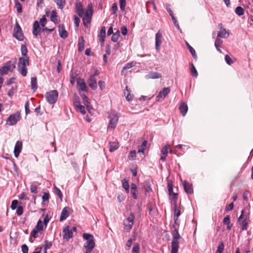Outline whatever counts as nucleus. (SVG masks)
I'll return each instance as SVG.
<instances>
[{
	"mask_svg": "<svg viewBox=\"0 0 253 253\" xmlns=\"http://www.w3.org/2000/svg\"><path fill=\"white\" fill-rule=\"evenodd\" d=\"M93 5L92 3H88L86 9H84L80 2H77L75 4V10L76 13L80 17H82L83 24L84 27H87L92 20L93 14Z\"/></svg>",
	"mask_w": 253,
	"mask_h": 253,
	"instance_id": "obj_1",
	"label": "nucleus"
},
{
	"mask_svg": "<svg viewBox=\"0 0 253 253\" xmlns=\"http://www.w3.org/2000/svg\"><path fill=\"white\" fill-rule=\"evenodd\" d=\"M83 238L86 240L84 244L85 253H91L95 246L94 238L92 234L84 233Z\"/></svg>",
	"mask_w": 253,
	"mask_h": 253,
	"instance_id": "obj_2",
	"label": "nucleus"
},
{
	"mask_svg": "<svg viewBox=\"0 0 253 253\" xmlns=\"http://www.w3.org/2000/svg\"><path fill=\"white\" fill-rule=\"evenodd\" d=\"M29 58L26 59L19 58L18 63V71L23 77L27 74V66L29 65Z\"/></svg>",
	"mask_w": 253,
	"mask_h": 253,
	"instance_id": "obj_3",
	"label": "nucleus"
},
{
	"mask_svg": "<svg viewBox=\"0 0 253 253\" xmlns=\"http://www.w3.org/2000/svg\"><path fill=\"white\" fill-rule=\"evenodd\" d=\"M58 96V93L56 90H53L47 92L45 94L47 101L51 104H54L56 102Z\"/></svg>",
	"mask_w": 253,
	"mask_h": 253,
	"instance_id": "obj_4",
	"label": "nucleus"
},
{
	"mask_svg": "<svg viewBox=\"0 0 253 253\" xmlns=\"http://www.w3.org/2000/svg\"><path fill=\"white\" fill-rule=\"evenodd\" d=\"M109 123L108 128L114 129L117 126L119 120L117 113L113 112L109 114Z\"/></svg>",
	"mask_w": 253,
	"mask_h": 253,
	"instance_id": "obj_5",
	"label": "nucleus"
},
{
	"mask_svg": "<svg viewBox=\"0 0 253 253\" xmlns=\"http://www.w3.org/2000/svg\"><path fill=\"white\" fill-rule=\"evenodd\" d=\"M13 36L19 41H23L24 38L22 30L17 22L16 23L14 28Z\"/></svg>",
	"mask_w": 253,
	"mask_h": 253,
	"instance_id": "obj_6",
	"label": "nucleus"
},
{
	"mask_svg": "<svg viewBox=\"0 0 253 253\" xmlns=\"http://www.w3.org/2000/svg\"><path fill=\"white\" fill-rule=\"evenodd\" d=\"M134 215L132 213H131L129 216L125 220H124V225L125 229L129 231L131 229L132 225L134 223Z\"/></svg>",
	"mask_w": 253,
	"mask_h": 253,
	"instance_id": "obj_7",
	"label": "nucleus"
},
{
	"mask_svg": "<svg viewBox=\"0 0 253 253\" xmlns=\"http://www.w3.org/2000/svg\"><path fill=\"white\" fill-rule=\"evenodd\" d=\"M181 238L178 233V228H175L172 233V240L171 242V247H174V249L179 247V242L178 240Z\"/></svg>",
	"mask_w": 253,
	"mask_h": 253,
	"instance_id": "obj_8",
	"label": "nucleus"
},
{
	"mask_svg": "<svg viewBox=\"0 0 253 253\" xmlns=\"http://www.w3.org/2000/svg\"><path fill=\"white\" fill-rule=\"evenodd\" d=\"M20 119L19 113H16L10 115L7 120V124L9 126H13L15 125Z\"/></svg>",
	"mask_w": 253,
	"mask_h": 253,
	"instance_id": "obj_9",
	"label": "nucleus"
},
{
	"mask_svg": "<svg viewBox=\"0 0 253 253\" xmlns=\"http://www.w3.org/2000/svg\"><path fill=\"white\" fill-rule=\"evenodd\" d=\"M169 87H165L162 90L160 91L157 96V101L161 102L164 100L165 97L170 92Z\"/></svg>",
	"mask_w": 253,
	"mask_h": 253,
	"instance_id": "obj_10",
	"label": "nucleus"
},
{
	"mask_svg": "<svg viewBox=\"0 0 253 253\" xmlns=\"http://www.w3.org/2000/svg\"><path fill=\"white\" fill-rule=\"evenodd\" d=\"M77 85L79 87V93L81 92V91H87V86L84 79L81 78H78L77 79Z\"/></svg>",
	"mask_w": 253,
	"mask_h": 253,
	"instance_id": "obj_11",
	"label": "nucleus"
},
{
	"mask_svg": "<svg viewBox=\"0 0 253 253\" xmlns=\"http://www.w3.org/2000/svg\"><path fill=\"white\" fill-rule=\"evenodd\" d=\"M63 238L64 240L68 241L70 238L73 237L72 230L70 229L69 226H66L63 229Z\"/></svg>",
	"mask_w": 253,
	"mask_h": 253,
	"instance_id": "obj_12",
	"label": "nucleus"
},
{
	"mask_svg": "<svg viewBox=\"0 0 253 253\" xmlns=\"http://www.w3.org/2000/svg\"><path fill=\"white\" fill-rule=\"evenodd\" d=\"M162 33L159 30L155 35V45L157 51L160 50V46L162 43Z\"/></svg>",
	"mask_w": 253,
	"mask_h": 253,
	"instance_id": "obj_13",
	"label": "nucleus"
},
{
	"mask_svg": "<svg viewBox=\"0 0 253 253\" xmlns=\"http://www.w3.org/2000/svg\"><path fill=\"white\" fill-rule=\"evenodd\" d=\"M218 27L220 28V31L217 34V38H227L229 36V33H228L226 29L223 27L221 23L218 25Z\"/></svg>",
	"mask_w": 253,
	"mask_h": 253,
	"instance_id": "obj_14",
	"label": "nucleus"
},
{
	"mask_svg": "<svg viewBox=\"0 0 253 253\" xmlns=\"http://www.w3.org/2000/svg\"><path fill=\"white\" fill-rule=\"evenodd\" d=\"M11 61L7 62L3 66L0 68V75L3 76L7 74L11 68Z\"/></svg>",
	"mask_w": 253,
	"mask_h": 253,
	"instance_id": "obj_15",
	"label": "nucleus"
},
{
	"mask_svg": "<svg viewBox=\"0 0 253 253\" xmlns=\"http://www.w3.org/2000/svg\"><path fill=\"white\" fill-rule=\"evenodd\" d=\"M41 31H42V30H41L40 27L39 22L38 21H35L33 26V34L35 36L37 37L39 35H40Z\"/></svg>",
	"mask_w": 253,
	"mask_h": 253,
	"instance_id": "obj_16",
	"label": "nucleus"
},
{
	"mask_svg": "<svg viewBox=\"0 0 253 253\" xmlns=\"http://www.w3.org/2000/svg\"><path fill=\"white\" fill-rule=\"evenodd\" d=\"M22 148V142L20 141H17L15 145L14 149V154L16 158H17Z\"/></svg>",
	"mask_w": 253,
	"mask_h": 253,
	"instance_id": "obj_17",
	"label": "nucleus"
},
{
	"mask_svg": "<svg viewBox=\"0 0 253 253\" xmlns=\"http://www.w3.org/2000/svg\"><path fill=\"white\" fill-rule=\"evenodd\" d=\"M88 85L93 89L95 90L97 88V81L94 78V76H90L87 81Z\"/></svg>",
	"mask_w": 253,
	"mask_h": 253,
	"instance_id": "obj_18",
	"label": "nucleus"
},
{
	"mask_svg": "<svg viewBox=\"0 0 253 253\" xmlns=\"http://www.w3.org/2000/svg\"><path fill=\"white\" fill-rule=\"evenodd\" d=\"M162 77L160 73L156 72H150L147 75H145V78L146 79H157Z\"/></svg>",
	"mask_w": 253,
	"mask_h": 253,
	"instance_id": "obj_19",
	"label": "nucleus"
},
{
	"mask_svg": "<svg viewBox=\"0 0 253 253\" xmlns=\"http://www.w3.org/2000/svg\"><path fill=\"white\" fill-rule=\"evenodd\" d=\"M182 184L184 191L187 194H189L193 193L192 186L186 180H184L182 181Z\"/></svg>",
	"mask_w": 253,
	"mask_h": 253,
	"instance_id": "obj_20",
	"label": "nucleus"
},
{
	"mask_svg": "<svg viewBox=\"0 0 253 253\" xmlns=\"http://www.w3.org/2000/svg\"><path fill=\"white\" fill-rule=\"evenodd\" d=\"M59 34L62 39H66L68 37V32L65 29L64 26L63 24H59L58 26Z\"/></svg>",
	"mask_w": 253,
	"mask_h": 253,
	"instance_id": "obj_21",
	"label": "nucleus"
},
{
	"mask_svg": "<svg viewBox=\"0 0 253 253\" xmlns=\"http://www.w3.org/2000/svg\"><path fill=\"white\" fill-rule=\"evenodd\" d=\"M69 208L68 207H65L63 208L61 213L60 221H63L66 219L69 216Z\"/></svg>",
	"mask_w": 253,
	"mask_h": 253,
	"instance_id": "obj_22",
	"label": "nucleus"
},
{
	"mask_svg": "<svg viewBox=\"0 0 253 253\" xmlns=\"http://www.w3.org/2000/svg\"><path fill=\"white\" fill-rule=\"evenodd\" d=\"M130 192L133 198L134 199H137L138 198V191L137 190V186L135 184L132 183L131 184Z\"/></svg>",
	"mask_w": 253,
	"mask_h": 253,
	"instance_id": "obj_23",
	"label": "nucleus"
},
{
	"mask_svg": "<svg viewBox=\"0 0 253 253\" xmlns=\"http://www.w3.org/2000/svg\"><path fill=\"white\" fill-rule=\"evenodd\" d=\"M179 109L181 115L183 116H185L188 111V106L186 103L184 102H182L180 104Z\"/></svg>",
	"mask_w": 253,
	"mask_h": 253,
	"instance_id": "obj_24",
	"label": "nucleus"
},
{
	"mask_svg": "<svg viewBox=\"0 0 253 253\" xmlns=\"http://www.w3.org/2000/svg\"><path fill=\"white\" fill-rule=\"evenodd\" d=\"M99 38V41L101 42L104 43L105 41V38L106 37V28L105 27H102L100 31V33L98 35Z\"/></svg>",
	"mask_w": 253,
	"mask_h": 253,
	"instance_id": "obj_25",
	"label": "nucleus"
},
{
	"mask_svg": "<svg viewBox=\"0 0 253 253\" xmlns=\"http://www.w3.org/2000/svg\"><path fill=\"white\" fill-rule=\"evenodd\" d=\"M119 143L117 141L109 142V151L113 152L119 148Z\"/></svg>",
	"mask_w": 253,
	"mask_h": 253,
	"instance_id": "obj_26",
	"label": "nucleus"
},
{
	"mask_svg": "<svg viewBox=\"0 0 253 253\" xmlns=\"http://www.w3.org/2000/svg\"><path fill=\"white\" fill-rule=\"evenodd\" d=\"M21 54L23 57H20L19 58L26 59L29 58L27 55L28 49L26 46L24 44H22L21 46Z\"/></svg>",
	"mask_w": 253,
	"mask_h": 253,
	"instance_id": "obj_27",
	"label": "nucleus"
},
{
	"mask_svg": "<svg viewBox=\"0 0 253 253\" xmlns=\"http://www.w3.org/2000/svg\"><path fill=\"white\" fill-rule=\"evenodd\" d=\"M84 40L83 37L79 38V43H78V50L79 51H82L84 49Z\"/></svg>",
	"mask_w": 253,
	"mask_h": 253,
	"instance_id": "obj_28",
	"label": "nucleus"
},
{
	"mask_svg": "<svg viewBox=\"0 0 253 253\" xmlns=\"http://www.w3.org/2000/svg\"><path fill=\"white\" fill-rule=\"evenodd\" d=\"M50 20L55 24H56L58 22V16L55 10H52L51 11Z\"/></svg>",
	"mask_w": 253,
	"mask_h": 253,
	"instance_id": "obj_29",
	"label": "nucleus"
},
{
	"mask_svg": "<svg viewBox=\"0 0 253 253\" xmlns=\"http://www.w3.org/2000/svg\"><path fill=\"white\" fill-rule=\"evenodd\" d=\"M186 45L188 49H189L190 52L192 54L193 57L194 59H196L197 55H196V53L195 49L189 44L188 42H186Z\"/></svg>",
	"mask_w": 253,
	"mask_h": 253,
	"instance_id": "obj_30",
	"label": "nucleus"
},
{
	"mask_svg": "<svg viewBox=\"0 0 253 253\" xmlns=\"http://www.w3.org/2000/svg\"><path fill=\"white\" fill-rule=\"evenodd\" d=\"M55 2L58 8L61 9H62L64 7L66 3L65 0H55Z\"/></svg>",
	"mask_w": 253,
	"mask_h": 253,
	"instance_id": "obj_31",
	"label": "nucleus"
},
{
	"mask_svg": "<svg viewBox=\"0 0 253 253\" xmlns=\"http://www.w3.org/2000/svg\"><path fill=\"white\" fill-rule=\"evenodd\" d=\"M31 83L32 89L35 91L38 88L37 78L36 77L32 78Z\"/></svg>",
	"mask_w": 253,
	"mask_h": 253,
	"instance_id": "obj_32",
	"label": "nucleus"
},
{
	"mask_svg": "<svg viewBox=\"0 0 253 253\" xmlns=\"http://www.w3.org/2000/svg\"><path fill=\"white\" fill-rule=\"evenodd\" d=\"M123 187L125 189L126 192L128 193L129 192V186L128 181L126 179H124L122 182Z\"/></svg>",
	"mask_w": 253,
	"mask_h": 253,
	"instance_id": "obj_33",
	"label": "nucleus"
},
{
	"mask_svg": "<svg viewBox=\"0 0 253 253\" xmlns=\"http://www.w3.org/2000/svg\"><path fill=\"white\" fill-rule=\"evenodd\" d=\"M80 94L84 101V105H85L86 106L88 110L89 111L88 104L89 103L88 101V98L87 97V96H86V95L84 93H82L81 92H80Z\"/></svg>",
	"mask_w": 253,
	"mask_h": 253,
	"instance_id": "obj_34",
	"label": "nucleus"
},
{
	"mask_svg": "<svg viewBox=\"0 0 253 253\" xmlns=\"http://www.w3.org/2000/svg\"><path fill=\"white\" fill-rule=\"evenodd\" d=\"M180 214H181L180 210L179 208H178L177 205H176V206H174L173 218H175L176 219V218L179 217Z\"/></svg>",
	"mask_w": 253,
	"mask_h": 253,
	"instance_id": "obj_35",
	"label": "nucleus"
},
{
	"mask_svg": "<svg viewBox=\"0 0 253 253\" xmlns=\"http://www.w3.org/2000/svg\"><path fill=\"white\" fill-rule=\"evenodd\" d=\"M120 36V31L119 30H117L116 32L114 33L112 37L111 41L113 42H116L118 41L119 37Z\"/></svg>",
	"mask_w": 253,
	"mask_h": 253,
	"instance_id": "obj_36",
	"label": "nucleus"
},
{
	"mask_svg": "<svg viewBox=\"0 0 253 253\" xmlns=\"http://www.w3.org/2000/svg\"><path fill=\"white\" fill-rule=\"evenodd\" d=\"M235 12L238 16H242L244 14V9L241 6H238L235 10Z\"/></svg>",
	"mask_w": 253,
	"mask_h": 253,
	"instance_id": "obj_37",
	"label": "nucleus"
},
{
	"mask_svg": "<svg viewBox=\"0 0 253 253\" xmlns=\"http://www.w3.org/2000/svg\"><path fill=\"white\" fill-rule=\"evenodd\" d=\"M14 2L18 13H21L22 12V8L21 3L19 2L18 0H14Z\"/></svg>",
	"mask_w": 253,
	"mask_h": 253,
	"instance_id": "obj_38",
	"label": "nucleus"
},
{
	"mask_svg": "<svg viewBox=\"0 0 253 253\" xmlns=\"http://www.w3.org/2000/svg\"><path fill=\"white\" fill-rule=\"evenodd\" d=\"M134 66V63L133 62L127 63L123 67V70H122V71L121 72V74L123 75L124 74V72L125 70H127L128 69H130V68H132Z\"/></svg>",
	"mask_w": 253,
	"mask_h": 253,
	"instance_id": "obj_39",
	"label": "nucleus"
},
{
	"mask_svg": "<svg viewBox=\"0 0 253 253\" xmlns=\"http://www.w3.org/2000/svg\"><path fill=\"white\" fill-rule=\"evenodd\" d=\"M38 186L35 182L32 183L30 186V191L32 193H37Z\"/></svg>",
	"mask_w": 253,
	"mask_h": 253,
	"instance_id": "obj_40",
	"label": "nucleus"
},
{
	"mask_svg": "<svg viewBox=\"0 0 253 253\" xmlns=\"http://www.w3.org/2000/svg\"><path fill=\"white\" fill-rule=\"evenodd\" d=\"M169 147V144L166 145L161 150L162 155L167 156L168 153V149Z\"/></svg>",
	"mask_w": 253,
	"mask_h": 253,
	"instance_id": "obj_41",
	"label": "nucleus"
},
{
	"mask_svg": "<svg viewBox=\"0 0 253 253\" xmlns=\"http://www.w3.org/2000/svg\"><path fill=\"white\" fill-rule=\"evenodd\" d=\"M54 192L55 194H56V195H57L58 196L59 198L62 201L63 195H62V193L61 191H60V190L57 187H54Z\"/></svg>",
	"mask_w": 253,
	"mask_h": 253,
	"instance_id": "obj_42",
	"label": "nucleus"
},
{
	"mask_svg": "<svg viewBox=\"0 0 253 253\" xmlns=\"http://www.w3.org/2000/svg\"><path fill=\"white\" fill-rule=\"evenodd\" d=\"M224 249V245L223 242H221L218 246L217 250L215 253H222Z\"/></svg>",
	"mask_w": 253,
	"mask_h": 253,
	"instance_id": "obj_43",
	"label": "nucleus"
},
{
	"mask_svg": "<svg viewBox=\"0 0 253 253\" xmlns=\"http://www.w3.org/2000/svg\"><path fill=\"white\" fill-rule=\"evenodd\" d=\"M35 228L39 231L43 230L42 222L41 219H39L38 220L37 225L35 227Z\"/></svg>",
	"mask_w": 253,
	"mask_h": 253,
	"instance_id": "obj_44",
	"label": "nucleus"
},
{
	"mask_svg": "<svg viewBox=\"0 0 253 253\" xmlns=\"http://www.w3.org/2000/svg\"><path fill=\"white\" fill-rule=\"evenodd\" d=\"M191 72L193 75L196 78L198 75L196 69L192 63L191 64Z\"/></svg>",
	"mask_w": 253,
	"mask_h": 253,
	"instance_id": "obj_45",
	"label": "nucleus"
},
{
	"mask_svg": "<svg viewBox=\"0 0 253 253\" xmlns=\"http://www.w3.org/2000/svg\"><path fill=\"white\" fill-rule=\"evenodd\" d=\"M128 87L127 86H126V92L125 91L124 92L125 95L126 96V99L127 101H130L132 99V96L130 94V92L128 91L127 89Z\"/></svg>",
	"mask_w": 253,
	"mask_h": 253,
	"instance_id": "obj_46",
	"label": "nucleus"
},
{
	"mask_svg": "<svg viewBox=\"0 0 253 253\" xmlns=\"http://www.w3.org/2000/svg\"><path fill=\"white\" fill-rule=\"evenodd\" d=\"M239 223L242 225V229L243 230H245L247 229V224H248V222H247V218L245 219L243 221H241Z\"/></svg>",
	"mask_w": 253,
	"mask_h": 253,
	"instance_id": "obj_47",
	"label": "nucleus"
},
{
	"mask_svg": "<svg viewBox=\"0 0 253 253\" xmlns=\"http://www.w3.org/2000/svg\"><path fill=\"white\" fill-rule=\"evenodd\" d=\"M171 195H172V200L173 201V206H176L177 205V201L178 199V194L177 193H172Z\"/></svg>",
	"mask_w": 253,
	"mask_h": 253,
	"instance_id": "obj_48",
	"label": "nucleus"
},
{
	"mask_svg": "<svg viewBox=\"0 0 253 253\" xmlns=\"http://www.w3.org/2000/svg\"><path fill=\"white\" fill-rule=\"evenodd\" d=\"M168 192L169 195H171L173 193V187L171 181H169L168 184Z\"/></svg>",
	"mask_w": 253,
	"mask_h": 253,
	"instance_id": "obj_49",
	"label": "nucleus"
},
{
	"mask_svg": "<svg viewBox=\"0 0 253 253\" xmlns=\"http://www.w3.org/2000/svg\"><path fill=\"white\" fill-rule=\"evenodd\" d=\"M139 253V245L138 243L134 244L132 250V253Z\"/></svg>",
	"mask_w": 253,
	"mask_h": 253,
	"instance_id": "obj_50",
	"label": "nucleus"
},
{
	"mask_svg": "<svg viewBox=\"0 0 253 253\" xmlns=\"http://www.w3.org/2000/svg\"><path fill=\"white\" fill-rule=\"evenodd\" d=\"M136 158V151L135 150L131 151L129 156L128 159L129 160H134Z\"/></svg>",
	"mask_w": 253,
	"mask_h": 253,
	"instance_id": "obj_51",
	"label": "nucleus"
},
{
	"mask_svg": "<svg viewBox=\"0 0 253 253\" xmlns=\"http://www.w3.org/2000/svg\"><path fill=\"white\" fill-rule=\"evenodd\" d=\"M119 2L121 9L124 11L126 5V0H119Z\"/></svg>",
	"mask_w": 253,
	"mask_h": 253,
	"instance_id": "obj_52",
	"label": "nucleus"
},
{
	"mask_svg": "<svg viewBox=\"0 0 253 253\" xmlns=\"http://www.w3.org/2000/svg\"><path fill=\"white\" fill-rule=\"evenodd\" d=\"M225 60L226 62L227 63V64H228V65H231L233 63L232 59L227 54L225 56Z\"/></svg>",
	"mask_w": 253,
	"mask_h": 253,
	"instance_id": "obj_53",
	"label": "nucleus"
},
{
	"mask_svg": "<svg viewBox=\"0 0 253 253\" xmlns=\"http://www.w3.org/2000/svg\"><path fill=\"white\" fill-rule=\"evenodd\" d=\"M44 243H45V245H44V251H47V249H50L52 247V243H51V242H48L47 241H45Z\"/></svg>",
	"mask_w": 253,
	"mask_h": 253,
	"instance_id": "obj_54",
	"label": "nucleus"
},
{
	"mask_svg": "<svg viewBox=\"0 0 253 253\" xmlns=\"http://www.w3.org/2000/svg\"><path fill=\"white\" fill-rule=\"evenodd\" d=\"M18 204V202L17 200H15L12 201V202L11 203V209L12 210L16 209L18 207H17Z\"/></svg>",
	"mask_w": 253,
	"mask_h": 253,
	"instance_id": "obj_55",
	"label": "nucleus"
},
{
	"mask_svg": "<svg viewBox=\"0 0 253 253\" xmlns=\"http://www.w3.org/2000/svg\"><path fill=\"white\" fill-rule=\"evenodd\" d=\"M78 110L80 111V112L83 115L86 113L85 107L83 105H80L79 107L77 108Z\"/></svg>",
	"mask_w": 253,
	"mask_h": 253,
	"instance_id": "obj_56",
	"label": "nucleus"
},
{
	"mask_svg": "<svg viewBox=\"0 0 253 253\" xmlns=\"http://www.w3.org/2000/svg\"><path fill=\"white\" fill-rule=\"evenodd\" d=\"M132 244V239L131 238H130L127 241L126 244V248L127 250H129L130 248L131 247Z\"/></svg>",
	"mask_w": 253,
	"mask_h": 253,
	"instance_id": "obj_57",
	"label": "nucleus"
},
{
	"mask_svg": "<svg viewBox=\"0 0 253 253\" xmlns=\"http://www.w3.org/2000/svg\"><path fill=\"white\" fill-rule=\"evenodd\" d=\"M74 23H75L76 27H78L79 26L80 23V18L78 16L75 15L74 17Z\"/></svg>",
	"mask_w": 253,
	"mask_h": 253,
	"instance_id": "obj_58",
	"label": "nucleus"
},
{
	"mask_svg": "<svg viewBox=\"0 0 253 253\" xmlns=\"http://www.w3.org/2000/svg\"><path fill=\"white\" fill-rule=\"evenodd\" d=\"M230 216L229 215H226L223 219V223L224 224H229L231 223L230 222Z\"/></svg>",
	"mask_w": 253,
	"mask_h": 253,
	"instance_id": "obj_59",
	"label": "nucleus"
},
{
	"mask_svg": "<svg viewBox=\"0 0 253 253\" xmlns=\"http://www.w3.org/2000/svg\"><path fill=\"white\" fill-rule=\"evenodd\" d=\"M16 213L18 215H21L23 213V208L22 206H18L17 208Z\"/></svg>",
	"mask_w": 253,
	"mask_h": 253,
	"instance_id": "obj_60",
	"label": "nucleus"
},
{
	"mask_svg": "<svg viewBox=\"0 0 253 253\" xmlns=\"http://www.w3.org/2000/svg\"><path fill=\"white\" fill-rule=\"evenodd\" d=\"M46 21V19L45 16H42V17L40 19V22L41 25L42 27H44L45 26Z\"/></svg>",
	"mask_w": 253,
	"mask_h": 253,
	"instance_id": "obj_61",
	"label": "nucleus"
},
{
	"mask_svg": "<svg viewBox=\"0 0 253 253\" xmlns=\"http://www.w3.org/2000/svg\"><path fill=\"white\" fill-rule=\"evenodd\" d=\"M49 195L47 193H44L42 196V200L43 202H45L48 200Z\"/></svg>",
	"mask_w": 253,
	"mask_h": 253,
	"instance_id": "obj_62",
	"label": "nucleus"
},
{
	"mask_svg": "<svg viewBox=\"0 0 253 253\" xmlns=\"http://www.w3.org/2000/svg\"><path fill=\"white\" fill-rule=\"evenodd\" d=\"M222 40L219 39V38H217L214 42V46H216V45L220 46L222 43Z\"/></svg>",
	"mask_w": 253,
	"mask_h": 253,
	"instance_id": "obj_63",
	"label": "nucleus"
},
{
	"mask_svg": "<svg viewBox=\"0 0 253 253\" xmlns=\"http://www.w3.org/2000/svg\"><path fill=\"white\" fill-rule=\"evenodd\" d=\"M21 249L23 253H28V247L26 245H23Z\"/></svg>",
	"mask_w": 253,
	"mask_h": 253,
	"instance_id": "obj_64",
	"label": "nucleus"
}]
</instances>
